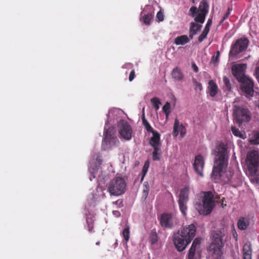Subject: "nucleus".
<instances>
[{
	"label": "nucleus",
	"mask_w": 259,
	"mask_h": 259,
	"mask_svg": "<svg viewBox=\"0 0 259 259\" xmlns=\"http://www.w3.org/2000/svg\"><path fill=\"white\" fill-rule=\"evenodd\" d=\"M118 126L121 138L125 140H130V125L127 121L120 120Z\"/></svg>",
	"instance_id": "nucleus-13"
},
{
	"label": "nucleus",
	"mask_w": 259,
	"mask_h": 259,
	"mask_svg": "<svg viewBox=\"0 0 259 259\" xmlns=\"http://www.w3.org/2000/svg\"><path fill=\"white\" fill-rule=\"evenodd\" d=\"M143 126H144L145 128L147 130L148 132H151L153 133V132H156V131L153 130L151 126L150 125L149 122L147 121H145L144 122H142Z\"/></svg>",
	"instance_id": "nucleus-37"
},
{
	"label": "nucleus",
	"mask_w": 259,
	"mask_h": 259,
	"mask_svg": "<svg viewBox=\"0 0 259 259\" xmlns=\"http://www.w3.org/2000/svg\"><path fill=\"white\" fill-rule=\"evenodd\" d=\"M150 190V186L147 182L144 183L143 189V197L146 199L148 195L149 191Z\"/></svg>",
	"instance_id": "nucleus-30"
},
{
	"label": "nucleus",
	"mask_w": 259,
	"mask_h": 259,
	"mask_svg": "<svg viewBox=\"0 0 259 259\" xmlns=\"http://www.w3.org/2000/svg\"><path fill=\"white\" fill-rule=\"evenodd\" d=\"M152 15L151 13H148L147 14H145L143 16L142 18V21L145 24H149L150 23V21L152 18Z\"/></svg>",
	"instance_id": "nucleus-33"
},
{
	"label": "nucleus",
	"mask_w": 259,
	"mask_h": 259,
	"mask_svg": "<svg viewBox=\"0 0 259 259\" xmlns=\"http://www.w3.org/2000/svg\"><path fill=\"white\" fill-rule=\"evenodd\" d=\"M200 238H195L189 250L188 259H198L200 257Z\"/></svg>",
	"instance_id": "nucleus-12"
},
{
	"label": "nucleus",
	"mask_w": 259,
	"mask_h": 259,
	"mask_svg": "<svg viewBox=\"0 0 259 259\" xmlns=\"http://www.w3.org/2000/svg\"><path fill=\"white\" fill-rule=\"evenodd\" d=\"M211 24H212V20L211 19H209L207 20V23H206L204 29L209 31L210 27Z\"/></svg>",
	"instance_id": "nucleus-41"
},
{
	"label": "nucleus",
	"mask_w": 259,
	"mask_h": 259,
	"mask_svg": "<svg viewBox=\"0 0 259 259\" xmlns=\"http://www.w3.org/2000/svg\"><path fill=\"white\" fill-rule=\"evenodd\" d=\"M142 122H144L145 121H147V120L145 118V113H144V108H143V113H142Z\"/></svg>",
	"instance_id": "nucleus-48"
},
{
	"label": "nucleus",
	"mask_w": 259,
	"mask_h": 259,
	"mask_svg": "<svg viewBox=\"0 0 259 259\" xmlns=\"http://www.w3.org/2000/svg\"><path fill=\"white\" fill-rule=\"evenodd\" d=\"M113 214L117 217H119L120 214L119 211H118L117 210L113 211Z\"/></svg>",
	"instance_id": "nucleus-49"
},
{
	"label": "nucleus",
	"mask_w": 259,
	"mask_h": 259,
	"mask_svg": "<svg viewBox=\"0 0 259 259\" xmlns=\"http://www.w3.org/2000/svg\"><path fill=\"white\" fill-rule=\"evenodd\" d=\"M116 130L114 127H110L104 133V138L103 139L102 145L106 144L111 145L112 143H114L117 140L116 138L114 137L113 136L115 134Z\"/></svg>",
	"instance_id": "nucleus-14"
},
{
	"label": "nucleus",
	"mask_w": 259,
	"mask_h": 259,
	"mask_svg": "<svg viewBox=\"0 0 259 259\" xmlns=\"http://www.w3.org/2000/svg\"><path fill=\"white\" fill-rule=\"evenodd\" d=\"M156 18L158 21H162L163 20V15L162 12L159 11L156 15Z\"/></svg>",
	"instance_id": "nucleus-40"
},
{
	"label": "nucleus",
	"mask_w": 259,
	"mask_h": 259,
	"mask_svg": "<svg viewBox=\"0 0 259 259\" xmlns=\"http://www.w3.org/2000/svg\"><path fill=\"white\" fill-rule=\"evenodd\" d=\"M231 131L233 134L237 137H239L243 139H244L246 138L245 132H241L238 128L235 126H232Z\"/></svg>",
	"instance_id": "nucleus-26"
},
{
	"label": "nucleus",
	"mask_w": 259,
	"mask_h": 259,
	"mask_svg": "<svg viewBox=\"0 0 259 259\" xmlns=\"http://www.w3.org/2000/svg\"><path fill=\"white\" fill-rule=\"evenodd\" d=\"M151 102L155 110L157 111L159 109V105L161 104V102L158 98L154 97L152 98L151 99Z\"/></svg>",
	"instance_id": "nucleus-32"
},
{
	"label": "nucleus",
	"mask_w": 259,
	"mask_h": 259,
	"mask_svg": "<svg viewBox=\"0 0 259 259\" xmlns=\"http://www.w3.org/2000/svg\"><path fill=\"white\" fill-rule=\"evenodd\" d=\"M249 219L246 218H241L237 222L238 228L241 230H246L249 225Z\"/></svg>",
	"instance_id": "nucleus-20"
},
{
	"label": "nucleus",
	"mask_w": 259,
	"mask_h": 259,
	"mask_svg": "<svg viewBox=\"0 0 259 259\" xmlns=\"http://www.w3.org/2000/svg\"><path fill=\"white\" fill-rule=\"evenodd\" d=\"M220 53L219 51H217L215 55L212 56L210 62L213 64H215L219 62Z\"/></svg>",
	"instance_id": "nucleus-36"
},
{
	"label": "nucleus",
	"mask_w": 259,
	"mask_h": 259,
	"mask_svg": "<svg viewBox=\"0 0 259 259\" xmlns=\"http://www.w3.org/2000/svg\"><path fill=\"white\" fill-rule=\"evenodd\" d=\"M126 184L123 178L116 177L109 184L108 191L111 195L118 196L124 193Z\"/></svg>",
	"instance_id": "nucleus-8"
},
{
	"label": "nucleus",
	"mask_w": 259,
	"mask_h": 259,
	"mask_svg": "<svg viewBox=\"0 0 259 259\" xmlns=\"http://www.w3.org/2000/svg\"><path fill=\"white\" fill-rule=\"evenodd\" d=\"M189 187H185L181 190L179 197L178 203L179 207L181 211L185 215L186 214L187 209V203L189 200Z\"/></svg>",
	"instance_id": "nucleus-11"
},
{
	"label": "nucleus",
	"mask_w": 259,
	"mask_h": 259,
	"mask_svg": "<svg viewBox=\"0 0 259 259\" xmlns=\"http://www.w3.org/2000/svg\"><path fill=\"white\" fill-rule=\"evenodd\" d=\"M209 31L204 29L198 38V41L199 42H202L206 37Z\"/></svg>",
	"instance_id": "nucleus-38"
},
{
	"label": "nucleus",
	"mask_w": 259,
	"mask_h": 259,
	"mask_svg": "<svg viewBox=\"0 0 259 259\" xmlns=\"http://www.w3.org/2000/svg\"><path fill=\"white\" fill-rule=\"evenodd\" d=\"M196 232V227L192 224L184 227L174 234L173 241L179 251H182L185 249L195 237Z\"/></svg>",
	"instance_id": "nucleus-2"
},
{
	"label": "nucleus",
	"mask_w": 259,
	"mask_h": 259,
	"mask_svg": "<svg viewBox=\"0 0 259 259\" xmlns=\"http://www.w3.org/2000/svg\"><path fill=\"white\" fill-rule=\"evenodd\" d=\"M256 106L259 108V100L256 102Z\"/></svg>",
	"instance_id": "nucleus-55"
},
{
	"label": "nucleus",
	"mask_w": 259,
	"mask_h": 259,
	"mask_svg": "<svg viewBox=\"0 0 259 259\" xmlns=\"http://www.w3.org/2000/svg\"><path fill=\"white\" fill-rule=\"evenodd\" d=\"M243 254H252V249L250 244H245L243 249Z\"/></svg>",
	"instance_id": "nucleus-35"
},
{
	"label": "nucleus",
	"mask_w": 259,
	"mask_h": 259,
	"mask_svg": "<svg viewBox=\"0 0 259 259\" xmlns=\"http://www.w3.org/2000/svg\"><path fill=\"white\" fill-rule=\"evenodd\" d=\"M150 242L153 247L157 246L159 244V238L155 230H153L150 236Z\"/></svg>",
	"instance_id": "nucleus-23"
},
{
	"label": "nucleus",
	"mask_w": 259,
	"mask_h": 259,
	"mask_svg": "<svg viewBox=\"0 0 259 259\" xmlns=\"http://www.w3.org/2000/svg\"><path fill=\"white\" fill-rule=\"evenodd\" d=\"M179 222L177 218L171 213H164L161 215L160 219V225L167 229L175 227Z\"/></svg>",
	"instance_id": "nucleus-10"
},
{
	"label": "nucleus",
	"mask_w": 259,
	"mask_h": 259,
	"mask_svg": "<svg viewBox=\"0 0 259 259\" xmlns=\"http://www.w3.org/2000/svg\"><path fill=\"white\" fill-rule=\"evenodd\" d=\"M233 119L236 123L240 125L251 120V113L247 108L235 105L233 107Z\"/></svg>",
	"instance_id": "nucleus-5"
},
{
	"label": "nucleus",
	"mask_w": 259,
	"mask_h": 259,
	"mask_svg": "<svg viewBox=\"0 0 259 259\" xmlns=\"http://www.w3.org/2000/svg\"><path fill=\"white\" fill-rule=\"evenodd\" d=\"M100 242L99 241H97V242L96 243V244L97 245H99L100 244Z\"/></svg>",
	"instance_id": "nucleus-56"
},
{
	"label": "nucleus",
	"mask_w": 259,
	"mask_h": 259,
	"mask_svg": "<svg viewBox=\"0 0 259 259\" xmlns=\"http://www.w3.org/2000/svg\"><path fill=\"white\" fill-rule=\"evenodd\" d=\"M247 66L245 64H235L231 68L233 76L238 81H252L245 74Z\"/></svg>",
	"instance_id": "nucleus-9"
},
{
	"label": "nucleus",
	"mask_w": 259,
	"mask_h": 259,
	"mask_svg": "<svg viewBox=\"0 0 259 259\" xmlns=\"http://www.w3.org/2000/svg\"><path fill=\"white\" fill-rule=\"evenodd\" d=\"M228 181L230 182H232V181L230 180V179H228Z\"/></svg>",
	"instance_id": "nucleus-57"
},
{
	"label": "nucleus",
	"mask_w": 259,
	"mask_h": 259,
	"mask_svg": "<svg viewBox=\"0 0 259 259\" xmlns=\"http://www.w3.org/2000/svg\"><path fill=\"white\" fill-rule=\"evenodd\" d=\"M229 150L227 145L223 142L217 144L213 151L214 164L211 178L215 180L223 176L228 165Z\"/></svg>",
	"instance_id": "nucleus-1"
},
{
	"label": "nucleus",
	"mask_w": 259,
	"mask_h": 259,
	"mask_svg": "<svg viewBox=\"0 0 259 259\" xmlns=\"http://www.w3.org/2000/svg\"><path fill=\"white\" fill-rule=\"evenodd\" d=\"M184 127L182 124H180L179 120L176 118L174 124V129L172 134L174 137H176L179 135V132L181 130H184Z\"/></svg>",
	"instance_id": "nucleus-25"
},
{
	"label": "nucleus",
	"mask_w": 259,
	"mask_h": 259,
	"mask_svg": "<svg viewBox=\"0 0 259 259\" xmlns=\"http://www.w3.org/2000/svg\"><path fill=\"white\" fill-rule=\"evenodd\" d=\"M225 82L226 87L227 88V89L229 91H231L232 87H231L230 82Z\"/></svg>",
	"instance_id": "nucleus-44"
},
{
	"label": "nucleus",
	"mask_w": 259,
	"mask_h": 259,
	"mask_svg": "<svg viewBox=\"0 0 259 259\" xmlns=\"http://www.w3.org/2000/svg\"><path fill=\"white\" fill-rule=\"evenodd\" d=\"M149 167V162L148 160H147L145 161L144 165L143 167V169H142V176L141 180V181H142L144 180V177L145 176L146 174H147V172L148 171Z\"/></svg>",
	"instance_id": "nucleus-34"
},
{
	"label": "nucleus",
	"mask_w": 259,
	"mask_h": 259,
	"mask_svg": "<svg viewBox=\"0 0 259 259\" xmlns=\"http://www.w3.org/2000/svg\"><path fill=\"white\" fill-rule=\"evenodd\" d=\"M253 82H241L240 89L247 97H251L254 95Z\"/></svg>",
	"instance_id": "nucleus-15"
},
{
	"label": "nucleus",
	"mask_w": 259,
	"mask_h": 259,
	"mask_svg": "<svg viewBox=\"0 0 259 259\" xmlns=\"http://www.w3.org/2000/svg\"><path fill=\"white\" fill-rule=\"evenodd\" d=\"M204 166V160L201 155L195 157L193 167L195 171L201 177H203V169Z\"/></svg>",
	"instance_id": "nucleus-16"
},
{
	"label": "nucleus",
	"mask_w": 259,
	"mask_h": 259,
	"mask_svg": "<svg viewBox=\"0 0 259 259\" xmlns=\"http://www.w3.org/2000/svg\"><path fill=\"white\" fill-rule=\"evenodd\" d=\"M153 137L150 138L149 143L153 148H160V134L157 132H153Z\"/></svg>",
	"instance_id": "nucleus-18"
},
{
	"label": "nucleus",
	"mask_w": 259,
	"mask_h": 259,
	"mask_svg": "<svg viewBox=\"0 0 259 259\" xmlns=\"http://www.w3.org/2000/svg\"><path fill=\"white\" fill-rule=\"evenodd\" d=\"M130 228L128 226H126V228L123 230L122 232L123 236L125 240L124 243H123V245L124 247L126 248V251H123V254L126 256L128 255V249H127V242L128 241L129 236H130Z\"/></svg>",
	"instance_id": "nucleus-21"
},
{
	"label": "nucleus",
	"mask_w": 259,
	"mask_h": 259,
	"mask_svg": "<svg viewBox=\"0 0 259 259\" xmlns=\"http://www.w3.org/2000/svg\"><path fill=\"white\" fill-rule=\"evenodd\" d=\"M249 142L253 145H259V132L254 133L252 139L249 140Z\"/></svg>",
	"instance_id": "nucleus-31"
},
{
	"label": "nucleus",
	"mask_w": 259,
	"mask_h": 259,
	"mask_svg": "<svg viewBox=\"0 0 259 259\" xmlns=\"http://www.w3.org/2000/svg\"><path fill=\"white\" fill-rule=\"evenodd\" d=\"M255 75L256 76V78L259 81V67H257L255 71Z\"/></svg>",
	"instance_id": "nucleus-45"
},
{
	"label": "nucleus",
	"mask_w": 259,
	"mask_h": 259,
	"mask_svg": "<svg viewBox=\"0 0 259 259\" xmlns=\"http://www.w3.org/2000/svg\"><path fill=\"white\" fill-rule=\"evenodd\" d=\"M166 115V118L167 119L170 112H165Z\"/></svg>",
	"instance_id": "nucleus-54"
},
{
	"label": "nucleus",
	"mask_w": 259,
	"mask_h": 259,
	"mask_svg": "<svg viewBox=\"0 0 259 259\" xmlns=\"http://www.w3.org/2000/svg\"><path fill=\"white\" fill-rule=\"evenodd\" d=\"M134 71H132L131 72V81H132L134 79Z\"/></svg>",
	"instance_id": "nucleus-51"
},
{
	"label": "nucleus",
	"mask_w": 259,
	"mask_h": 259,
	"mask_svg": "<svg viewBox=\"0 0 259 259\" xmlns=\"http://www.w3.org/2000/svg\"><path fill=\"white\" fill-rule=\"evenodd\" d=\"M213 240L211 244H215L222 246V237L221 235L216 233L213 235Z\"/></svg>",
	"instance_id": "nucleus-28"
},
{
	"label": "nucleus",
	"mask_w": 259,
	"mask_h": 259,
	"mask_svg": "<svg viewBox=\"0 0 259 259\" xmlns=\"http://www.w3.org/2000/svg\"><path fill=\"white\" fill-rule=\"evenodd\" d=\"M183 130H181V131H180V134H181V135H182V137H183L185 135V132H183Z\"/></svg>",
	"instance_id": "nucleus-53"
},
{
	"label": "nucleus",
	"mask_w": 259,
	"mask_h": 259,
	"mask_svg": "<svg viewBox=\"0 0 259 259\" xmlns=\"http://www.w3.org/2000/svg\"><path fill=\"white\" fill-rule=\"evenodd\" d=\"M228 11L226 14V15L224 16L223 20H225L228 17V16L230 15V12L232 11V8H228Z\"/></svg>",
	"instance_id": "nucleus-46"
},
{
	"label": "nucleus",
	"mask_w": 259,
	"mask_h": 259,
	"mask_svg": "<svg viewBox=\"0 0 259 259\" xmlns=\"http://www.w3.org/2000/svg\"><path fill=\"white\" fill-rule=\"evenodd\" d=\"M190 34L189 36H188V37L189 38L190 40L191 39H192L193 38V35H195V34H193V32H190Z\"/></svg>",
	"instance_id": "nucleus-52"
},
{
	"label": "nucleus",
	"mask_w": 259,
	"mask_h": 259,
	"mask_svg": "<svg viewBox=\"0 0 259 259\" xmlns=\"http://www.w3.org/2000/svg\"><path fill=\"white\" fill-rule=\"evenodd\" d=\"M249 40L246 38H241L237 39L231 47L229 53L230 60H234L238 58V55L246 50L248 47Z\"/></svg>",
	"instance_id": "nucleus-7"
},
{
	"label": "nucleus",
	"mask_w": 259,
	"mask_h": 259,
	"mask_svg": "<svg viewBox=\"0 0 259 259\" xmlns=\"http://www.w3.org/2000/svg\"><path fill=\"white\" fill-rule=\"evenodd\" d=\"M208 11V5L205 1L200 2L198 9L194 6L192 7L190 9L191 15L194 17L195 21L200 23L204 22Z\"/></svg>",
	"instance_id": "nucleus-6"
},
{
	"label": "nucleus",
	"mask_w": 259,
	"mask_h": 259,
	"mask_svg": "<svg viewBox=\"0 0 259 259\" xmlns=\"http://www.w3.org/2000/svg\"><path fill=\"white\" fill-rule=\"evenodd\" d=\"M203 194L202 203H197L195 207L200 214L207 215L211 212L214 206L215 201L212 192H204Z\"/></svg>",
	"instance_id": "nucleus-4"
},
{
	"label": "nucleus",
	"mask_w": 259,
	"mask_h": 259,
	"mask_svg": "<svg viewBox=\"0 0 259 259\" xmlns=\"http://www.w3.org/2000/svg\"><path fill=\"white\" fill-rule=\"evenodd\" d=\"M190 41V39L186 35L177 36L175 38L174 43L176 45H184Z\"/></svg>",
	"instance_id": "nucleus-22"
},
{
	"label": "nucleus",
	"mask_w": 259,
	"mask_h": 259,
	"mask_svg": "<svg viewBox=\"0 0 259 259\" xmlns=\"http://www.w3.org/2000/svg\"><path fill=\"white\" fill-rule=\"evenodd\" d=\"M154 151L152 153V158L153 160H159L161 155V150L160 148H154Z\"/></svg>",
	"instance_id": "nucleus-29"
},
{
	"label": "nucleus",
	"mask_w": 259,
	"mask_h": 259,
	"mask_svg": "<svg viewBox=\"0 0 259 259\" xmlns=\"http://www.w3.org/2000/svg\"><path fill=\"white\" fill-rule=\"evenodd\" d=\"M87 223L88 224V230L89 232H92V230L93 229L94 226L92 224H89V221L88 219H87Z\"/></svg>",
	"instance_id": "nucleus-43"
},
{
	"label": "nucleus",
	"mask_w": 259,
	"mask_h": 259,
	"mask_svg": "<svg viewBox=\"0 0 259 259\" xmlns=\"http://www.w3.org/2000/svg\"><path fill=\"white\" fill-rule=\"evenodd\" d=\"M201 27L202 25L201 24L191 22L190 23V32H193V34H196L200 30Z\"/></svg>",
	"instance_id": "nucleus-27"
},
{
	"label": "nucleus",
	"mask_w": 259,
	"mask_h": 259,
	"mask_svg": "<svg viewBox=\"0 0 259 259\" xmlns=\"http://www.w3.org/2000/svg\"><path fill=\"white\" fill-rule=\"evenodd\" d=\"M246 174L250 182L259 185V151L252 150L248 151L245 159Z\"/></svg>",
	"instance_id": "nucleus-3"
},
{
	"label": "nucleus",
	"mask_w": 259,
	"mask_h": 259,
	"mask_svg": "<svg viewBox=\"0 0 259 259\" xmlns=\"http://www.w3.org/2000/svg\"><path fill=\"white\" fill-rule=\"evenodd\" d=\"M170 104L169 102H167L162 107V110L164 112H170Z\"/></svg>",
	"instance_id": "nucleus-39"
},
{
	"label": "nucleus",
	"mask_w": 259,
	"mask_h": 259,
	"mask_svg": "<svg viewBox=\"0 0 259 259\" xmlns=\"http://www.w3.org/2000/svg\"><path fill=\"white\" fill-rule=\"evenodd\" d=\"M171 76L175 80H181L183 79L184 75L180 68L176 67L171 72Z\"/></svg>",
	"instance_id": "nucleus-24"
},
{
	"label": "nucleus",
	"mask_w": 259,
	"mask_h": 259,
	"mask_svg": "<svg viewBox=\"0 0 259 259\" xmlns=\"http://www.w3.org/2000/svg\"><path fill=\"white\" fill-rule=\"evenodd\" d=\"M243 259H251L252 254H243Z\"/></svg>",
	"instance_id": "nucleus-47"
},
{
	"label": "nucleus",
	"mask_w": 259,
	"mask_h": 259,
	"mask_svg": "<svg viewBox=\"0 0 259 259\" xmlns=\"http://www.w3.org/2000/svg\"><path fill=\"white\" fill-rule=\"evenodd\" d=\"M195 89L199 90V91H201L202 89V87L201 84L199 82H196L195 83Z\"/></svg>",
	"instance_id": "nucleus-42"
},
{
	"label": "nucleus",
	"mask_w": 259,
	"mask_h": 259,
	"mask_svg": "<svg viewBox=\"0 0 259 259\" xmlns=\"http://www.w3.org/2000/svg\"><path fill=\"white\" fill-rule=\"evenodd\" d=\"M219 92L218 85L214 82H208L207 93L212 97H214Z\"/></svg>",
	"instance_id": "nucleus-19"
},
{
	"label": "nucleus",
	"mask_w": 259,
	"mask_h": 259,
	"mask_svg": "<svg viewBox=\"0 0 259 259\" xmlns=\"http://www.w3.org/2000/svg\"><path fill=\"white\" fill-rule=\"evenodd\" d=\"M192 67L194 71H195V72L198 71V68L197 66L195 65V64H194V63L192 64Z\"/></svg>",
	"instance_id": "nucleus-50"
},
{
	"label": "nucleus",
	"mask_w": 259,
	"mask_h": 259,
	"mask_svg": "<svg viewBox=\"0 0 259 259\" xmlns=\"http://www.w3.org/2000/svg\"><path fill=\"white\" fill-rule=\"evenodd\" d=\"M222 246L215 244H211L209 247V250L211 252L214 258L219 259L221 256Z\"/></svg>",
	"instance_id": "nucleus-17"
}]
</instances>
